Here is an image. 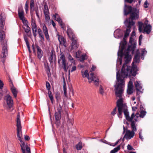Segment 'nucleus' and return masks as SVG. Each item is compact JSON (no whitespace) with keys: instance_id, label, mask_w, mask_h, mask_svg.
<instances>
[{"instance_id":"obj_1","label":"nucleus","mask_w":153,"mask_h":153,"mask_svg":"<svg viewBox=\"0 0 153 153\" xmlns=\"http://www.w3.org/2000/svg\"><path fill=\"white\" fill-rule=\"evenodd\" d=\"M136 47L135 45H129L126 50L124 51V56H125V58L126 59V60L122 67L121 74H120L119 71L117 73V82L114 87H115L116 94L120 97H121V94L124 87L125 81L124 78L128 76L129 71L131 68V66H128L127 65L129 61V52L131 51L133 53Z\"/></svg>"},{"instance_id":"obj_2","label":"nucleus","mask_w":153,"mask_h":153,"mask_svg":"<svg viewBox=\"0 0 153 153\" xmlns=\"http://www.w3.org/2000/svg\"><path fill=\"white\" fill-rule=\"evenodd\" d=\"M124 87L123 88V90L122 91V93L121 94V97H120V98L118 99L117 102V107L118 108V111L117 115L119 118H122V114L123 111L127 120L128 121H131V120H133L134 117V113H133L130 117L129 116V112L128 111V110L127 108V106L125 104L123 103V100L121 97H122V94L124 90ZM115 90L116 91L115 88ZM115 94L117 97H118L117 95L116 92Z\"/></svg>"},{"instance_id":"obj_3","label":"nucleus","mask_w":153,"mask_h":153,"mask_svg":"<svg viewBox=\"0 0 153 153\" xmlns=\"http://www.w3.org/2000/svg\"><path fill=\"white\" fill-rule=\"evenodd\" d=\"M63 102L58 103L57 104L56 107L54 108L55 124L57 127L59 126L60 124V120L61 118V114L63 109Z\"/></svg>"},{"instance_id":"obj_4","label":"nucleus","mask_w":153,"mask_h":153,"mask_svg":"<svg viewBox=\"0 0 153 153\" xmlns=\"http://www.w3.org/2000/svg\"><path fill=\"white\" fill-rule=\"evenodd\" d=\"M128 19H126L125 22L126 26L127 27L126 31L125 32V34L123 40L121 41V43L126 45L127 42V39L129 35L130 32L131 31V28L132 26H134L135 22L134 21L131 22L128 21Z\"/></svg>"},{"instance_id":"obj_5","label":"nucleus","mask_w":153,"mask_h":153,"mask_svg":"<svg viewBox=\"0 0 153 153\" xmlns=\"http://www.w3.org/2000/svg\"><path fill=\"white\" fill-rule=\"evenodd\" d=\"M140 57H136L134 56L133 58V62L132 63V66L131 67V70L129 71V76L131 77L132 76H135L137 74V71H138L137 66L135 65L134 64V62L139 63L140 61Z\"/></svg>"},{"instance_id":"obj_6","label":"nucleus","mask_w":153,"mask_h":153,"mask_svg":"<svg viewBox=\"0 0 153 153\" xmlns=\"http://www.w3.org/2000/svg\"><path fill=\"white\" fill-rule=\"evenodd\" d=\"M20 116L18 114L16 118L17 136L18 139L20 141L22 140V134Z\"/></svg>"},{"instance_id":"obj_7","label":"nucleus","mask_w":153,"mask_h":153,"mask_svg":"<svg viewBox=\"0 0 153 153\" xmlns=\"http://www.w3.org/2000/svg\"><path fill=\"white\" fill-rule=\"evenodd\" d=\"M129 14L130 17L129 19H128L129 22L133 21V20L138 19L139 16V9L136 7H133V10Z\"/></svg>"},{"instance_id":"obj_8","label":"nucleus","mask_w":153,"mask_h":153,"mask_svg":"<svg viewBox=\"0 0 153 153\" xmlns=\"http://www.w3.org/2000/svg\"><path fill=\"white\" fill-rule=\"evenodd\" d=\"M2 45L3 46L2 49V53L1 54V62L4 63L5 61L4 59L7 55V50L6 44L5 43Z\"/></svg>"},{"instance_id":"obj_9","label":"nucleus","mask_w":153,"mask_h":153,"mask_svg":"<svg viewBox=\"0 0 153 153\" xmlns=\"http://www.w3.org/2000/svg\"><path fill=\"white\" fill-rule=\"evenodd\" d=\"M20 147L22 153H31L30 148L22 141H20Z\"/></svg>"},{"instance_id":"obj_10","label":"nucleus","mask_w":153,"mask_h":153,"mask_svg":"<svg viewBox=\"0 0 153 153\" xmlns=\"http://www.w3.org/2000/svg\"><path fill=\"white\" fill-rule=\"evenodd\" d=\"M4 98L7 105L10 109L11 108L13 105V101L12 97L9 94H7L5 96Z\"/></svg>"},{"instance_id":"obj_11","label":"nucleus","mask_w":153,"mask_h":153,"mask_svg":"<svg viewBox=\"0 0 153 153\" xmlns=\"http://www.w3.org/2000/svg\"><path fill=\"white\" fill-rule=\"evenodd\" d=\"M135 85L137 91L136 96L139 99L140 98L139 95L142 94L143 92L141 91L142 87L140 85V83L139 82L137 81L135 82Z\"/></svg>"},{"instance_id":"obj_12","label":"nucleus","mask_w":153,"mask_h":153,"mask_svg":"<svg viewBox=\"0 0 153 153\" xmlns=\"http://www.w3.org/2000/svg\"><path fill=\"white\" fill-rule=\"evenodd\" d=\"M90 75L91 76L90 79L91 81H89V82L90 83L92 81H94V84L96 86H98L99 82V79L98 77L93 73H91Z\"/></svg>"},{"instance_id":"obj_13","label":"nucleus","mask_w":153,"mask_h":153,"mask_svg":"<svg viewBox=\"0 0 153 153\" xmlns=\"http://www.w3.org/2000/svg\"><path fill=\"white\" fill-rule=\"evenodd\" d=\"M72 41L71 50L76 49L79 47V45L77 43V39L76 37H75L71 39Z\"/></svg>"},{"instance_id":"obj_14","label":"nucleus","mask_w":153,"mask_h":153,"mask_svg":"<svg viewBox=\"0 0 153 153\" xmlns=\"http://www.w3.org/2000/svg\"><path fill=\"white\" fill-rule=\"evenodd\" d=\"M9 78V82L10 83L11 85H10V89L11 91L13 94V95L15 98H16L17 97V91L16 88L14 86L12 80L11 79L10 77Z\"/></svg>"},{"instance_id":"obj_15","label":"nucleus","mask_w":153,"mask_h":153,"mask_svg":"<svg viewBox=\"0 0 153 153\" xmlns=\"http://www.w3.org/2000/svg\"><path fill=\"white\" fill-rule=\"evenodd\" d=\"M121 48L118 51L117 54L119 56H120V58H122L123 56L124 55V52H123V51L125 49L126 45L120 43Z\"/></svg>"},{"instance_id":"obj_16","label":"nucleus","mask_w":153,"mask_h":153,"mask_svg":"<svg viewBox=\"0 0 153 153\" xmlns=\"http://www.w3.org/2000/svg\"><path fill=\"white\" fill-rule=\"evenodd\" d=\"M60 55V57L58 60V63L59 64L60 61H62L61 63H62L63 67L66 66V60L64 54L63 53L61 52Z\"/></svg>"},{"instance_id":"obj_17","label":"nucleus","mask_w":153,"mask_h":153,"mask_svg":"<svg viewBox=\"0 0 153 153\" xmlns=\"http://www.w3.org/2000/svg\"><path fill=\"white\" fill-rule=\"evenodd\" d=\"M134 132L133 131H131L129 130H127L126 132L124 137L126 139H130L133 137L134 135Z\"/></svg>"},{"instance_id":"obj_18","label":"nucleus","mask_w":153,"mask_h":153,"mask_svg":"<svg viewBox=\"0 0 153 153\" xmlns=\"http://www.w3.org/2000/svg\"><path fill=\"white\" fill-rule=\"evenodd\" d=\"M133 10V8L131 6H127L125 4L124 9V14L125 15H127L130 13Z\"/></svg>"},{"instance_id":"obj_19","label":"nucleus","mask_w":153,"mask_h":153,"mask_svg":"<svg viewBox=\"0 0 153 153\" xmlns=\"http://www.w3.org/2000/svg\"><path fill=\"white\" fill-rule=\"evenodd\" d=\"M36 47L37 49V53L38 58L40 59L43 56V52L40 48L37 45H36Z\"/></svg>"},{"instance_id":"obj_20","label":"nucleus","mask_w":153,"mask_h":153,"mask_svg":"<svg viewBox=\"0 0 153 153\" xmlns=\"http://www.w3.org/2000/svg\"><path fill=\"white\" fill-rule=\"evenodd\" d=\"M51 55L49 58V60L51 64L53 62H55L56 61V55L53 53V51L51 53Z\"/></svg>"},{"instance_id":"obj_21","label":"nucleus","mask_w":153,"mask_h":153,"mask_svg":"<svg viewBox=\"0 0 153 153\" xmlns=\"http://www.w3.org/2000/svg\"><path fill=\"white\" fill-rule=\"evenodd\" d=\"M67 33L68 37L71 39L76 37L73 31L70 28L68 27Z\"/></svg>"},{"instance_id":"obj_22","label":"nucleus","mask_w":153,"mask_h":153,"mask_svg":"<svg viewBox=\"0 0 153 153\" xmlns=\"http://www.w3.org/2000/svg\"><path fill=\"white\" fill-rule=\"evenodd\" d=\"M58 39L61 44H62L64 46H66V41L65 39L62 36L59 35H58Z\"/></svg>"},{"instance_id":"obj_23","label":"nucleus","mask_w":153,"mask_h":153,"mask_svg":"<svg viewBox=\"0 0 153 153\" xmlns=\"http://www.w3.org/2000/svg\"><path fill=\"white\" fill-rule=\"evenodd\" d=\"M152 30V26L150 25H147L144 28L143 33L146 32L147 34H149L151 32Z\"/></svg>"},{"instance_id":"obj_24","label":"nucleus","mask_w":153,"mask_h":153,"mask_svg":"<svg viewBox=\"0 0 153 153\" xmlns=\"http://www.w3.org/2000/svg\"><path fill=\"white\" fill-rule=\"evenodd\" d=\"M128 122L131 123V127L132 129V131H134V132L136 131H137V128L135 124L137 122H136L135 120H131V121Z\"/></svg>"},{"instance_id":"obj_25","label":"nucleus","mask_w":153,"mask_h":153,"mask_svg":"<svg viewBox=\"0 0 153 153\" xmlns=\"http://www.w3.org/2000/svg\"><path fill=\"white\" fill-rule=\"evenodd\" d=\"M81 73L82 76L83 78L86 77L88 80L90 79V78L89 77V75L88 73V71L87 70H86L85 71H82Z\"/></svg>"},{"instance_id":"obj_26","label":"nucleus","mask_w":153,"mask_h":153,"mask_svg":"<svg viewBox=\"0 0 153 153\" xmlns=\"http://www.w3.org/2000/svg\"><path fill=\"white\" fill-rule=\"evenodd\" d=\"M30 13L34 10V1L30 0Z\"/></svg>"},{"instance_id":"obj_27","label":"nucleus","mask_w":153,"mask_h":153,"mask_svg":"<svg viewBox=\"0 0 153 153\" xmlns=\"http://www.w3.org/2000/svg\"><path fill=\"white\" fill-rule=\"evenodd\" d=\"M5 36L4 32L2 30H0V42L4 40Z\"/></svg>"},{"instance_id":"obj_28","label":"nucleus","mask_w":153,"mask_h":153,"mask_svg":"<svg viewBox=\"0 0 153 153\" xmlns=\"http://www.w3.org/2000/svg\"><path fill=\"white\" fill-rule=\"evenodd\" d=\"M37 31L39 35V37L41 38V39L42 40H43L44 38V36L42 30L40 28H39L37 30Z\"/></svg>"},{"instance_id":"obj_29","label":"nucleus","mask_w":153,"mask_h":153,"mask_svg":"<svg viewBox=\"0 0 153 153\" xmlns=\"http://www.w3.org/2000/svg\"><path fill=\"white\" fill-rule=\"evenodd\" d=\"M54 19L57 21L58 22H60V21H62L61 18H60L58 14L57 13H55V15L54 16Z\"/></svg>"},{"instance_id":"obj_30","label":"nucleus","mask_w":153,"mask_h":153,"mask_svg":"<svg viewBox=\"0 0 153 153\" xmlns=\"http://www.w3.org/2000/svg\"><path fill=\"white\" fill-rule=\"evenodd\" d=\"M48 94L51 102L53 104L54 99L51 92V91H48Z\"/></svg>"},{"instance_id":"obj_31","label":"nucleus","mask_w":153,"mask_h":153,"mask_svg":"<svg viewBox=\"0 0 153 153\" xmlns=\"http://www.w3.org/2000/svg\"><path fill=\"white\" fill-rule=\"evenodd\" d=\"M31 26L32 28L33 29H37V26L35 22V20L31 17Z\"/></svg>"},{"instance_id":"obj_32","label":"nucleus","mask_w":153,"mask_h":153,"mask_svg":"<svg viewBox=\"0 0 153 153\" xmlns=\"http://www.w3.org/2000/svg\"><path fill=\"white\" fill-rule=\"evenodd\" d=\"M120 149V146L119 145L110 151V153H115Z\"/></svg>"},{"instance_id":"obj_33","label":"nucleus","mask_w":153,"mask_h":153,"mask_svg":"<svg viewBox=\"0 0 153 153\" xmlns=\"http://www.w3.org/2000/svg\"><path fill=\"white\" fill-rule=\"evenodd\" d=\"M44 14H49L48 6L46 4H45L44 5Z\"/></svg>"},{"instance_id":"obj_34","label":"nucleus","mask_w":153,"mask_h":153,"mask_svg":"<svg viewBox=\"0 0 153 153\" xmlns=\"http://www.w3.org/2000/svg\"><path fill=\"white\" fill-rule=\"evenodd\" d=\"M45 69L48 75L49 76V74H50V69L48 64L46 65H45Z\"/></svg>"},{"instance_id":"obj_35","label":"nucleus","mask_w":153,"mask_h":153,"mask_svg":"<svg viewBox=\"0 0 153 153\" xmlns=\"http://www.w3.org/2000/svg\"><path fill=\"white\" fill-rule=\"evenodd\" d=\"M58 23L63 30H65L66 27L65 26V24L64 22H63L62 21H60V22H59Z\"/></svg>"},{"instance_id":"obj_36","label":"nucleus","mask_w":153,"mask_h":153,"mask_svg":"<svg viewBox=\"0 0 153 153\" xmlns=\"http://www.w3.org/2000/svg\"><path fill=\"white\" fill-rule=\"evenodd\" d=\"M5 17L4 16V14L3 13H1L0 15V22L1 23L4 22L5 20Z\"/></svg>"},{"instance_id":"obj_37","label":"nucleus","mask_w":153,"mask_h":153,"mask_svg":"<svg viewBox=\"0 0 153 153\" xmlns=\"http://www.w3.org/2000/svg\"><path fill=\"white\" fill-rule=\"evenodd\" d=\"M87 57L86 54L82 55L80 57V61L81 62L83 61L85 59H87Z\"/></svg>"},{"instance_id":"obj_38","label":"nucleus","mask_w":153,"mask_h":153,"mask_svg":"<svg viewBox=\"0 0 153 153\" xmlns=\"http://www.w3.org/2000/svg\"><path fill=\"white\" fill-rule=\"evenodd\" d=\"M76 147L77 150L81 149L82 148V143L80 142H79L76 145Z\"/></svg>"},{"instance_id":"obj_39","label":"nucleus","mask_w":153,"mask_h":153,"mask_svg":"<svg viewBox=\"0 0 153 153\" xmlns=\"http://www.w3.org/2000/svg\"><path fill=\"white\" fill-rule=\"evenodd\" d=\"M26 28L24 27V29L25 30V32L27 33H28L30 31V28L29 27L28 25L25 26Z\"/></svg>"},{"instance_id":"obj_40","label":"nucleus","mask_w":153,"mask_h":153,"mask_svg":"<svg viewBox=\"0 0 153 153\" xmlns=\"http://www.w3.org/2000/svg\"><path fill=\"white\" fill-rule=\"evenodd\" d=\"M146 112L143 110H141L140 112V117L141 118H143L144 116H145L146 114Z\"/></svg>"},{"instance_id":"obj_41","label":"nucleus","mask_w":153,"mask_h":153,"mask_svg":"<svg viewBox=\"0 0 153 153\" xmlns=\"http://www.w3.org/2000/svg\"><path fill=\"white\" fill-rule=\"evenodd\" d=\"M140 114L139 113H137L135 114H134V120H135L136 122L137 121V118H138L139 117H140Z\"/></svg>"},{"instance_id":"obj_42","label":"nucleus","mask_w":153,"mask_h":153,"mask_svg":"<svg viewBox=\"0 0 153 153\" xmlns=\"http://www.w3.org/2000/svg\"><path fill=\"white\" fill-rule=\"evenodd\" d=\"M19 18L20 20H22V19L25 18L24 17V13H18Z\"/></svg>"},{"instance_id":"obj_43","label":"nucleus","mask_w":153,"mask_h":153,"mask_svg":"<svg viewBox=\"0 0 153 153\" xmlns=\"http://www.w3.org/2000/svg\"><path fill=\"white\" fill-rule=\"evenodd\" d=\"M127 92L129 95L133 93V88L128 87Z\"/></svg>"},{"instance_id":"obj_44","label":"nucleus","mask_w":153,"mask_h":153,"mask_svg":"<svg viewBox=\"0 0 153 153\" xmlns=\"http://www.w3.org/2000/svg\"><path fill=\"white\" fill-rule=\"evenodd\" d=\"M73 124V121L71 120H69L67 122L68 127H71Z\"/></svg>"},{"instance_id":"obj_45","label":"nucleus","mask_w":153,"mask_h":153,"mask_svg":"<svg viewBox=\"0 0 153 153\" xmlns=\"http://www.w3.org/2000/svg\"><path fill=\"white\" fill-rule=\"evenodd\" d=\"M22 20V22L23 24L24 25V26H25L28 25V22L27 21V20H26L25 18L22 19V20Z\"/></svg>"},{"instance_id":"obj_46","label":"nucleus","mask_w":153,"mask_h":153,"mask_svg":"<svg viewBox=\"0 0 153 153\" xmlns=\"http://www.w3.org/2000/svg\"><path fill=\"white\" fill-rule=\"evenodd\" d=\"M99 93L103 95V94L104 93V91H103V89L102 86V85H100V88H99Z\"/></svg>"},{"instance_id":"obj_47","label":"nucleus","mask_w":153,"mask_h":153,"mask_svg":"<svg viewBox=\"0 0 153 153\" xmlns=\"http://www.w3.org/2000/svg\"><path fill=\"white\" fill-rule=\"evenodd\" d=\"M42 30L44 32V33L48 32V30L47 27L46 26L45 24H43L42 25Z\"/></svg>"},{"instance_id":"obj_48","label":"nucleus","mask_w":153,"mask_h":153,"mask_svg":"<svg viewBox=\"0 0 153 153\" xmlns=\"http://www.w3.org/2000/svg\"><path fill=\"white\" fill-rule=\"evenodd\" d=\"M18 13H24L23 7L22 6H20L18 7Z\"/></svg>"},{"instance_id":"obj_49","label":"nucleus","mask_w":153,"mask_h":153,"mask_svg":"<svg viewBox=\"0 0 153 153\" xmlns=\"http://www.w3.org/2000/svg\"><path fill=\"white\" fill-rule=\"evenodd\" d=\"M46 87L47 89V90L49 91H50V89H51V86L50 84L47 81L46 82Z\"/></svg>"},{"instance_id":"obj_50","label":"nucleus","mask_w":153,"mask_h":153,"mask_svg":"<svg viewBox=\"0 0 153 153\" xmlns=\"http://www.w3.org/2000/svg\"><path fill=\"white\" fill-rule=\"evenodd\" d=\"M68 59L69 60L71 61L72 63H74V60L73 58L70 54L69 55V56L68 57Z\"/></svg>"},{"instance_id":"obj_51","label":"nucleus","mask_w":153,"mask_h":153,"mask_svg":"<svg viewBox=\"0 0 153 153\" xmlns=\"http://www.w3.org/2000/svg\"><path fill=\"white\" fill-rule=\"evenodd\" d=\"M45 16V19L46 21H49L50 19L49 15V14H44Z\"/></svg>"},{"instance_id":"obj_52","label":"nucleus","mask_w":153,"mask_h":153,"mask_svg":"<svg viewBox=\"0 0 153 153\" xmlns=\"http://www.w3.org/2000/svg\"><path fill=\"white\" fill-rule=\"evenodd\" d=\"M68 147V145L67 143H65V144H64L63 146V152H65L66 150H65V148H67Z\"/></svg>"},{"instance_id":"obj_53","label":"nucleus","mask_w":153,"mask_h":153,"mask_svg":"<svg viewBox=\"0 0 153 153\" xmlns=\"http://www.w3.org/2000/svg\"><path fill=\"white\" fill-rule=\"evenodd\" d=\"M28 6L27 1L25 4V10L26 13L28 11Z\"/></svg>"},{"instance_id":"obj_54","label":"nucleus","mask_w":153,"mask_h":153,"mask_svg":"<svg viewBox=\"0 0 153 153\" xmlns=\"http://www.w3.org/2000/svg\"><path fill=\"white\" fill-rule=\"evenodd\" d=\"M133 41V39L132 37H131L129 39V42L131 43V45H136V44L134 43H132V42Z\"/></svg>"},{"instance_id":"obj_55","label":"nucleus","mask_w":153,"mask_h":153,"mask_svg":"<svg viewBox=\"0 0 153 153\" xmlns=\"http://www.w3.org/2000/svg\"><path fill=\"white\" fill-rule=\"evenodd\" d=\"M63 91H64V94L65 97H67L68 95H67V94L66 88H63Z\"/></svg>"},{"instance_id":"obj_56","label":"nucleus","mask_w":153,"mask_h":153,"mask_svg":"<svg viewBox=\"0 0 153 153\" xmlns=\"http://www.w3.org/2000/svg\"><path fill=\"white\" fill-rule=\"evenodd\" d=\"M55 98L56 100L57 101H58V100L60 98V94L58 93H56L55 94Z\"/></svg>"},{"instance_id":"obj_57","label":"nucleus","mask_w":153,"mask_h":153,"mask_svg":"<svg viewBox=\"0 0 153 153\" xmlns=\"http://www.w3.org/2000/svg\"><path fill=\"white\" fill-rule=\"evenodd\" d=\"M117 111V107H116L113 110V111L111 112V114L112 115H114L116 114Z\"/></svg>"},{"instance_id":"obj_58","label":"nucleus","mask_w":153,"mask_h":153,"mask_svg":"<svg viewBox=\"0 0 153 153\" xmlns=\"http://www.w3.org/2000/svg\"><path fill=\"white\" fill-rule=\"evenodd\" d=\"M24 40H25V42L26 44H29V43L28 42V38H27V36H24Z\"/></svg>"},{"instance_id":"obj_59","label":"nucleus","mask_w":153,"mask_h":153,"mask_svg":"<svg viewBox=\"0 0 153 153\" xmlns=\"http://www.w3.org/2000/svg\"><path fill=\"white\" fill-rule=\"evenodd\" d=\"M45 37L47 40L49 39V36L48 32L44 33Z\"/></svg>"},{"instance_id":"obj_60","label":"nucleus","mask_w":153,"mask_h":153,"mask_svg":"<svg viewBox=\"0 0 153 153\" xmlns=\"http://www.w3.org/2000/svg\"><path fill=\"white\" fill-rule=\"evenodd\" d=\"M127 149L129 150H134V149L132 147V146H131L129 144H128L127 146Z\"/></svg>"},{"instance_id":"obj_61","label":"nucleus","mask_w":153,"mask_h":153,"mask_svg":"<svg viewBox=\"0 0 153 153\" xmlns=\"http://www.w3.org/2000/svg\"><path fill=\"white\" fill-rule=\"evenodd\" d=\"M128 87L133 88V82L131 81L129 82Z\"/></svg>"},{"instance_id":"obj_62","label":"nucleus","mask_w":153,"mask_h":153,"mask_svg":"<svg viewBox=\"0 0 153 153\" xmlns=\"http://www.w3.org/2000/svg\"><path fill=\"white\" fill-rule=\"evenodd\" d=\"M76 67L75 66H73L71 68V72H72L74 71H75L76 70Z\"/></svg>"},{"instance_id":"obj_63","label":"nucleus","mask_w":153,"mask_h":153,"mask_svg":"<svg viewBox=\"0 0 153 153\" xmlns=\"http://www.w3.org/2000/svg\"><path fill=\"white\" fill-rule=\"evenodd\" d=\"M148 3L147 1H146L144 4V7L145 8H147L148 7Z\"/></svg>"},{"instance_id":"obj_64","label":"nucleus","mask_w":153,"mask_h":153,"mask_svg":"<svg viewBox=\"0 0 153 153\" xmlns=\"http://www.w3.org/2000/svg\"><path fill=\"white\" fill-rule=\"evenodd\" d=\"M146 51L144 49H143L142 51V52H141V55L142 56H143L144 55V54L145 53H146Z\"/></svg>"}]
</instances>
